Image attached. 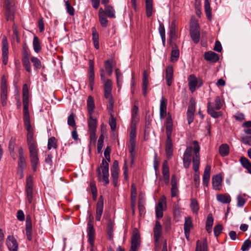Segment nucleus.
<instances>
[{
  "label": "nucleus",
  "mask_w": 251,
  "mask_h": 251,
  "mask_svg": "<svg viewBox=\"0 0 251 251\" xmlns=\"http://www.w3.org/2000/svg\"><path fill=\"white\" fill-rule=\"evenodd\" d=\"M25 129L27 131V144L29 150L30 160L33 171L36 172L39 163L38 144L35 138L33 137L34 133L32 127L29 128H25Z\"/></svg>",
  "instance_id": "nucleus-1"
},
{
  "label": "nucleus",
  "mask_w": 251,
  "mask_h": 251,
  "mask_svg": "<svg viewBox=\"0 0 251 251\" xmlns=\"http://www.w3.org/2000/svg\"><path fill=\"white\" fill-rule=\"evenodd\" d=\"M189 34L192 41L195 44H198L200 42V26L199 24V20L194 16H192L191 17L189 23Z\"/></svg>",
  "instance_id": "nucleus-2"
},
{
  "label": "nucleus",
  "mask_w": 251,
  "mask_h": 251,
  "mask_svg": "<svg viewBox=\"0 0 251 251\" xmlns=\"http://www.w3.org/2000/svg\"><path fill=\"white\" fill-rule=\"evenodd\" d=\"M96 172L99 181L102 180L104 183V185L108 184L109 164L104 158L102 159L100 166L97 168Z\"/></svg>",
  "instance_id": "nucleus-3"
},
{
  "label": "nucleus",
  "mask_w": 251,
  "mask_h": 251,
  "mask_svg": "<svg viewBox=\"0 0 251 251\" xmlns=\"http://www.w3.org/2000/svg\"><path fill=\"white\" fill-rule=\"evenodd\" d=\"M200 146L198 142L193 141L189 143V157L192 159V164L195 168L197 167L198 163H200Z\"/></svg>",
  "instance_id": "nucleus-4"
},
{
  "label": "nucleus",
  "mask_w": 251,
  "mask_h": 251,
  "mask_svg": "<svg viewBox=\"0 0 251 251\" xmlns=\"http://www.w3.org/2000/svg\"><path fill=\"white\" fill-rule=\"evenodd\" d=\"M8 100V85L5 75L1 76L0 83V103L2 106H6Z\"/></svg>",
  "instance_id": "nucleus-5"
},
{
  "label": "nucleus",
  "mask_w": 251,
  "mask_h": 251,
  "mask_svg": "<svg viewBox=\"0 0 251 251\" xmlns=\"http://www.w3.org/2000/svg\"><path fill=\"white\" fill-rule=\"evenodd\" d=\"M215 107H214L211 102H209L207 104V111L212 117L216 118L222 116L221 111H217L220 110L223 105V101L220 97L217 96L215 100Z\"/></svg>",
  "instance_id": "nucleus-6"
},
{
  "label": "nucleus",
  "mask_w": 251,
  "mask_h": 251,
  "mask_svg": "<svg viewBox=\"0 0 251 251\" xmlns=\"http://www.w3.org/2000/svg\"><path fill=\"white\" fill-rule=\"evenodd\" d=\"M136 128L135 126H132L131 128V131L130 132V144L128 147L129 152L130 154L132 162L133 161L135 157L134 150L136 147Z\"/></svg>",
  "instance_id": "nucleus-7"
},
{
  "label": "nucleus",
  "mask_w": 251,
  "mask_h": 251,
  "mask_svg": "<svg viewBox=\"0 0 251 251\" xmlns=\"http://www.w3.org/2000/svg\"><path fill=\"white\" fill-rule=\"evenodd\" d=\"M23 121L25 128L31 127L30 118L29 113V99L23 100Z\"/></svg>",
  "instance_id": "nucleus-8"
},
{
  "label": "nucleus",
  "mask_w": 251,
  "mask_h": 251,
  "mask_svg": "<svg viewBox=\"0 0 251 251\" xmlns=\"http://www.w3.org/2000/svg\"><path fill=\"white\" fill-rule=\"evenodd\" d=\"M203 85V80L194 75H189V91L193 93Z\"/></svg>",
  "instance_id": "nucleus-9"
},
{
  "label": "nucleus",
  "mask_w": 251,
  "mask_h": 251,
  "mask_svg": "<svg viewBox=\"0 0 251 251\" xmlns=\"http://www.w3.org/2000/svg\"><path fill=\"white\" fill-rule=\"evenodd\" d=\"M25 192L27 202L29 204H31L33 201V184L32 177L30 176L27 177L26 180Z\"/></svg>",
  "instance_id": "nucleus-10"
},
{
  "label": "nucleus",
  "mask_w": 251,
  "mask_h": 251,
  "mask_svg": "<svg viewBox=\"0 0 251 251\" xmlns=\"http://www.w3.org/2000/svg\"><path fill=\"white\" fill-rule=\"evenodd\" d=\"M4 15L7 21H13L15 18V9L13 3L4 4Z\"/></svg>",
  "instance_id": "nucleus-11"
},
{
  "label": "nucleus",
  "mask_w": 251,
  "mask_h": 251,
  "mask_svg": "<svg viewBox=\"0 0 251 251\" xmlns=\"http://www.w3.org/2000/svg\"><path fill=\"white\" fill-rule=\"evenodd\" d=\"M2 63L6 65L8 62V43L7 38L3 36L2 39Z\"/></svg>",
  "instance_id": "nucleus-12"
},
{
  "label": "nucleus",
  "mask_w": 251,
  "mask_h": 251,
  "mask_svg": "<svg viewBox=\"0 0 251 251\" xmlns=\"http://www.w3.org/2000/svg\"><path fill=\"white\" fill-rule=\"evenodd\" d=\"M166 133L167 139L172 138L173 128V122L171 115L168 113L165 121Z\"/></svg>",
  "instance_id": "nucleus-13"
},
{
  "label": "nucleus",
  "mask_w": 251,
  "mask_h": 251,
  "mask_svg": "<svg viewBox=\"0 0 251 251\" xmlns=\"http://www.w3.org/2000/svg\"><path fill=\"white\" fill-rule=\"evenodd\" d=\"M153 231L154 241L157 242L162 234V225L158 220L155 221V226L153 228Z\"/></svg>",
  "instance_id": "nucleus-14"
},
{
  "label": "nucleus",
  "mask_w": 251,
  "mask_h": 251,
  "mask_svg": "<svg viewBox=\"0 0 251 251\" xmlns=\"http://www.w3.org/2000/svg\"><path fill=\"white\" fill-rule=\"evenodd\" d=\"M140 236L137 229L133 232L131 237V245L130 249L137 250L140 246Z\"/></svg>",
  "instance_id": "nucleus-15"
},
{
  "label": "nucleus",
  "mask_w": 251,
  "mask_h": 251,
  "mask_svg": "<svg viewBox=\"0 0 251 251\" xmlns=\"http://www.w3.org/2000/svg\"><path fill=\"white\" fill-rule=\"evenodd\" d=\"M103 198L102 196H100L96 205V220L98 221L100 220L101 216L103 212Z\"/></svg>",
  "instance_id": "nucleus-16"
},
{
  "label": "nucleus",
  "mask_w": 251,
  "mask_h": 251,
  "mask_svg": "<svg viewBox=\"0 0 251 251\" xmlns=\"http://www.w3.org/2000/svg\"><path fill=\"white\" fill-rule=\"evenodd\" d=\"M167 99H165L164 96H162L160 100L159 107L160 118L161 119H163L166 116L167 117L168 113L167 114Z\"/></svg>",
  "instance_id": "nucleus-17"
},
{
  "label": "nucleus",
  "mask_w": 251,
  "mask_h": 251,
  "mask_svg": "<svg viewBox=\"0 0 251 251\" xmlns=\"http://www.w3.org/2000/svg\"><path fill=\"white\" fill-rule=\"evenodd\" d=\"M6 244L10 251H17L18 244L16 239L13 236H8Z\"/></svg>",
  "instance_id": "nucleus-18"
},
{
  "label": "nucleus",
  "mask_w": 251,
  "mask_h": 251,
  "mask_svg": "<svg viewBox=\"0 0 251 251\" xmlns=\"http://www.w3.org/2000/svg\"><path fill=\"white\" fill-rule=\"evenodd\" d=\"M19 162L18 167L20 169L21 171H24V169L26 167L25 159L24 156V152L23 149L22 147L19 148Z\"/></svg>",
  "instance_id": "nucleus-19"
},
{
  "label": "nucleus",
  "mask_w": 251,
  "mask_h": 251,
  "mask_svg": "<svg viewBox=\"0 0 251 251\" xmlns=\"http://www.w3.org/2000/svg\"><path fill=\"white\" fill-rule=\"evenodd\" d=\"M162 175L165 184L168 185L170 181V174L168 164L167 160L164 161L163 163Z\"/></svg>",
  "instance_id": "nucleus-20"
},
{
  "label": "nucleus",
  "mask_w": 251,
  "mask_h": 251,
  "mask_svg": "<svg viewBox=\"0 0 251 251\" xmlns=\"http://www.w3.org/2000/svg\"><path fill=\"white\" fill-rule=\"evenodd\" d=\"M25 231L27 240L31 241L32 240V222L29 215L26 216Z\"/></svg>",
  "instance_id": "nucleus-21"
},
{
  "label": "nucleus",
  "mask_w": 251,
  "mask_h": 251,
  "mask_svg": "<svg viewBox=\"0 0 251 251\" xmlns=\"http://www.w3.org/2000/svg\"><path fill=\"white\" fill-rule=\"evenodd\" d=\"M222 178L220 175L214 176L212 178V184L213 189L216 190H221L222 186Z\"/></svg>",
  "instance_id": "nucleus-22"
},
{
  "label": "nucleus",
  "mask_w": 251,
  "mask_h": 251,
  "mask_svg": "<svg viewBox=\"0 0 251 251\" xmlns=\"http://www.w3.org/2000/svg\"><path fill=\"white\" fill-rule=\"evenodd\" d=\"M165 152L167 158L168 159L171 158L173 152V146L172 138L166 139L165 143Z\"/></svg>",
  "instance_id": "nucleus-23"
},
{
  "label": "nucleus",
  "mask_w": 251,
  "mask_h": 251,
  "mask_svg": "<svg viewBox=\"0 0 251 251\" xmlns=\"http://www.w3.org/2000/svg\"><path fill=\"white\" fill-rule=\"evenodd\" d=\"M177 38L176 29L175 22L174 21L172 22L170 26V32H169V42L170 44L174 43V41L176 40Z\"/></svg>",
  "instance_id": "nucleus-24"
},
{
  "label": "nucleus",
  "mask_w": 251,
  "mask_h": 251,
  "mask_svg": "<svg viewBox=\"0 0 251 251\" xmlns=\"http://www.w3.org/2000/svg\"><path fill=\"white\" fill-rule=\"evenodd\" d=\"M87 232L88 234V242L91 246H93L95 238V230L94 228V226L87 225Z\"/></svg>",
  "instance_id": "nucleus-25"
},
{
  "label": "nucleus",
  "mask_w": 251,
  "mask_h": 251,
  "mask_svg": "<svg viewBox=\"0 0 251 251\" xmlns=\"http://www.w3.org/2000/svg\"><path fill=\"white\" fill-rule=\"evenodd\" d=\"M211 166L207 165L205 168L202 176V182L204 186H207L209 184L210 177Z\"/></svg>",
  "instance_id": "nucleus-26"
},
{
  "label": "nucleus",
  "mask_w": 251,
  "mask_h": 251,
  "mask_svg": "<svg viewBox=\"0 0 251 251\" xmlns=\"http://www.w3.org/2000/svg\"><path fill=\"white\" fill-rule=\"evenodd\" d=\"M149 84L148 76L147 75V71L145 70L143 72V79H142V90L143 95L144 97H146L148 93V86Z\"/></svg>",
  "instance_id": "nucleus-27"
},
{
  "label": "nucleus",
  "mask_w": 251,
  "mask_h": 251,
  "mask_svg": "<svg viewBox=\"0 0 251 251\" xmlns=\"http://www.w3.org/2000/svg\"><path fill=\"white\" fill-rule=\"evenodd\" d=\"M87 123L89 131L96 130L98 126V121L97 119L93 117V115H89Z\"/></svg>",
  "instance_id": "nucleus-28"
},
{
  "label": "nucleus",
  "mask_w": 251,
  "mask_h": 251,
  "mask_svg": "<svg viewBox=\"0 0 251 251\" xmlns=\"http://www.w3.org/2000/svg\"><path fill=\"white\" fill-rule=\"evenodd\" d=\"M170 44L172 47L170 60L172 62H175L178 59L179 56V50L177 49L175 43Z\"/></svg>",
  "instance_id": "nucleus-29"
},
{
  "label": "nucleus",
  "mask_w": 251,
  "mask_h": 251,
  "mask_svg": "<svg viewBox=\"0 0 251 251\" xmlns=\"http://www.w3.org/2000/svg\"><path fill=\"white\" fill-rule=\"evenodd\" d=\"M174 70L171 66H169L167 67L166 70V79L167 84L169 86L172 85L173 78Z\"/></svg>",
  "instance_id": "nucleus-30"
},
{
  "label": "nucleus",
  "mask_w": 251,
  "mask_h": 251,
  "mask_svg": "<svg viewBox=\"0 0 251 251\" xmlns=\"http://www.w3.org/2000/svg\"><path fill=\"white\" fill-rule=\"evenodd\" d=\"M204 58L205 60L212 62H216L219 60V55L214 52L210 51L206 52L204 54Z\"/></svg>",
  "instance_id": "nucleus-31"
},
{
  "label": "nucleus",
  "mask_w": 251,
  "mask_h": 251,
  "mask_svg": "<svg viewBox=\"0 0 251 251\" xmlns=\"http://www.w3.org/2000/svg\"><path fill=\"white\" fill-rule=\"evenodd\" d=\"M114 225V223L112 221L111 219H109L106 226V234L107 238L109 240H112L113 239Z\"/></svg>",
  "instance_id": "nucleus-32"
},
{
  "label": "nucleus",
  "mask_w": 251,
  "mask_h": 251,
  "mask_svg": "<svg viewBox=\"0 0 251 251\" xmlns=\"http://www.w3.org/2000/svg\"><path fill=\"white\" fill-rule=\"evenodd\" d=\"M196 251H208L206 239H204L202 241H197Z\"/></svg>",
  "instance_id": "nucleus-33"
},
{
  "label": "nucleus",
  "mask_w": 251,
  "mask_h": 251,
  "mask_svg": "<svg viewBox=\"0 0 251 251\" xmlns=\"http://www.w3.org/2000/svg\"><path fill=\"white\" fill-rule=\"evenodd\" d=\"M92 40L93 42L94 46L95 48L98 50L99 49V35L95 27L92 28Z\"/></svg>",
  "instance_id": "nucleus-34"
},
{
  "label": "nucleus",
  "mask_w": 251,
  "mask_h": 251,
  "mask_svg": "<svg viewBox=\"0 0 251 251\" xmlns=\"http://www.w3.org/2000/svg\"><path fill=\"white\" fill-rule=\"evenodd\" d=\"M87 108L88 115H93L95 109V103L93 98L89 96L87 100Z\"/></svg>",
  "instance_id": "nucleus-35"
},
{
  "label": "nucleus",
  "mask_w": 251,
  "mask_h": 251,
  "mask_svg": "<svg viewBox=\"0 0 251 251\" xmlns=\"http://www.w3.org/2000/svg\"><path fill=\"white\" fill-rule=\"evenodd\" d=\"M171 196L172 197L176 196L177 194V180L175 175H173L171 178Z\"/></svg>",
  "instance_id": "nucleus-36"
},
{
  "label": "nucleus",
  "mask_w": 251,
  "mask_h": 251,
  "mask_svg": "<svg viewBox=\"0 0 251 251\" xmlns=\"http://www.w3.org/2000/svg\"><path fill=\"white\" fill-rule=\"evenodd\" d=\"M138 107L134 105L131 109V123L135 125L139 121Z\"/></svg>",
  "instance_id": "nucleus-37"
},
{
  "label": "nucleus",
  "mask_w": 251,
  "mask_h": 251,
  "mask_svg": "<svg viewBox=\"0 0 251 251\" xmlns=\"http://www.w3.org/2000/svg\"><path fill=\"white\" fill-rule=\"evenodd\" d=\"M200 163H198L197 167L195 168L194 164H192V168L193 170L195 171V174L194 176V180L195 182V185L197 187L199 186L200 184V172H199Z\"/></svg>",
  "instance_id": "nucleus-38"
},
{
  "label": "nucleus",
  "mask_w": 251,
  "mask_h": 251,
  "mask_svg": "<svg viewBox=\"0 0 251 251\" xmlns=\"http://www.w3.org/2000/svg\"><path fill=\"white\" fill-rule=\"evenodd\" d=\"M216 198L218 201L223 203H229L231 201L230 197L227 194L217 195Z\"/></svg>",
  "instance_id": "nucleus-39"
},
{
  "label": "nucleus",
  "mask_w": 251,
  "mask_h": 251,
  "mask_svg": "<svg viewBox=\"0 0 251 251\" xmlns=\"http://www.w3.org/2000/svg\"><path fill=\"white\" fill-rule=\"evenodd\" d=\"M89 80L91 82L95 81L94 63L93 60H90L89 62Z\"/></svg>",
  "instance_id": "nucleus-40"
},
{
  "label": "nucleus",
  "mask_w": 251,
  "mask_h": 251,
  "mask_svg": "<svg viewBox=\"0 0 251 251\" xmlns=\"http://www.w3.org/2000/svg\"><path fill=\"white\" fill-rule=\"evenodd\" d=\"M240 162L242 166L251 174V163L249 160L245 157H242L240 158Z\"/></svg>",
  "instance_id": "nucleus-41"
},
{
  "label": "nucleus",
  "mask_w": 251,
  "mask_h": 251,
  "mask_svg": "<svg viewBox=\"0 0 251 251\" xmlns=\"http://www.w3.org/2000/svg\"><path fill=\"white\" fill-rule=\"evenodd\" d=\"M104 6L105 14L110 18H115L116 16L114 8L110 5H106Z\"/></svg>",
  "instance_id": "nucleus-42"
},
{
  "label": "nucleus",
  "mask_w": 251,
  "mask_h": 251,
  "mask_svg": "<svg viewBox=\"0 0 251 251\" xmlns=\"http://www.w3.org/2000/svg\"><path fill=\"white\" fill-rule=\"evenodd\" d=\"M229 152V147L226 144H222L219 147V153L222 156L228 155Z\"/></svg>",
  "instance_id": "nucleus-43"
},
{
  "label": "nucleus",
  "mask_w": 251,
  "mask_h": 251,
  "mask_svg": "<svg viewBox=\"0 0 251 251\" xmlns=\"http://www.w3.org/2000/svg\"><path fill=\"white\" fill-rule=\"evenodd\" d=\"M204 8L206 17L209 20H211L212 18L211 8L209 0H204Z\"/></svg>",
  "instance_id": "nucleus-44"
},
{
  "label": "nucleus",
  "mask_w": 251,
  "mask_h": 251,
  "mask_svg": "<svg viewBox=\"0 0 251 251\" xmlns=\"http://www.w3.org/2000/svg\"><path fill=\"white\" fill-rule=\"evenodd\" d=\"M190 208L193 213L195 214H197L200 209L199 204L198 201L195 199L191 200L190 203Z\"/></svg>",
  "instance_id": "nucleus-45"
},
{
  "label": "nucleus",
  "mask_w": 251,
  "mask_h": 251,
  "mask_svg": "<svg viewBox=\"0 0 251 251\" xmlns=\"http://www.w3.org/2000/svg\"><path fill=\"white\" fill-rule=\"evenodd\" d=\"M30 60L33 64V66L35 70H40L42 68L41 62L37 57L32 56L30 58Z\"/></svg>",
  "instance_id": "nucleus-46"
},
{
  "label": "nucleus",
  "mask_w": 251,
  "mask_h": 251,
  "mask_svg": "<svg viewBox=\"0 0 251 251\" xmlns=\"http://www.w3.org/2000/svg\"><path fill=\"white\" fill-rule=\"evenodd\" d=\"M194 7L196 14L199 18H200L202 14L201 0H195Z\"/></svg>",
  "instance_id": "nucleus-47"
},
{
  "label": "nucleus",
  "mask_w": 251,
  "mask_h": 251,
  "mask_svg": "<svg viewBox=\"0 0 251 251\" xmlns=\"http://www.w3.org/2000/svg\"><path fill=\"white\" fill-rule=\"evenodd\" d=\"M195 100L193 98L190 99L189 101V124L193 121L190 113L193 114L195 111Z\"/></svg>",
  "instance_id": "nucleus-48"
},
{
  "label": "nucleus",
  "mask_w": 251,
  "mask_h": 251,
  "mask_svg": "<svg viewBox=\"0 0 251 251\" xmlns=\"http://www.w3.org/2000/svg\"><path fill=\"white\" fill-rule=\"evenodd\" d=\"M156 216L158 219H160L163 217V204L159 201L155 208Z\"/></svg>",
  "instance_id": "nucleus-49"
},
{
  "label": "nucleus",
  "mask_w": 251,
  "mask_h": 251,
  "mask_svg": "<svg viewBox=\"0 0 251 251\" xmlns=\"http://www.w3.org/2000/svg\"><path fill=\"white\" fill-rule=\"evenodd\" d=\"M33 47L35 52L38 53L41 50L40 42L37 36H34L33 40Z\"/></svg>",
  "instance_id": "nucleus-50"
},
{
  "label": "nucleus",
  "mask_w": 251,
  "mask_h": 251,
  "mask_svg": "<svg viewBox=\"0 0 251 251\" xmlns=\"http://www.w3.org/2000/svg\"><path fill=\"white\" fill-rule=\"evenodd\" d=\"M104 67L107 75L110 76L113 72V66L112 62L109 60H107L104 62Z\"/></svg>",
  "instance_id": "nucleus-51"
},
{
  "label": "nucleus",
  "mask_w": 251,
  "mask_h": 251,
  "mask_svg": "<svg viewBox=\"0 0 251 251\" xmlns=\"http://www.w3.org/2000/svg\"><path fill=\"white\" fill-rule=\"evenodd\" d=\"M152 0L146 1V15L148 17H150L152 14Z\"/></svg>",
  "instance_id": "nucleus-52"
},
{
  "label": "nucleus",
  "mask_w": 251,
  "mask_h": 251,
  "mask_svg": "<svg viewBox=\"0 0 251 251\" xmlns=\"http://www.w3.org/2000/svg\"><path fill=\"white\" fill-rule=\"evenodd\" d=\"M57 146L56 145V139L54 137H51L48 140V149L50 150L52 148L56 149Z\"/></svg>",
  "instance_id": "nucleus-53"
},
{
  "label": "nucleus",
  "mask_w": 251,
  "mask_h": 251,
  "mask_svg": "<svg viewBox=\"0 0 251 251\" xmlns=\"http://www.w3.org/2000/svg\"><path fill=\"white\" fill-rule=\"evenodd\" d=\"M22 62L25 70L27 72L30 73L31 71V69L29 59H22Z\"/></svg>",
  "instance_id": "nucleus-54"
},
{
  "label": "nucleus",
  "mask_w": 251,
  "mask_h": 251,
  "mask_svg": "<svg viewBox=\"0 0 251 251\" xmlns=\"http://www.w3.org/2000/svg\"><path fill=\"white\" fill-rule=\"evenodd\" d=\"M65 3L67 13L71 16H74L75 14V9L71 5L69 1H65Z\"/></svg>",
  "instance_id": "nucleus-55"
},
{
  "label": "nucleus",
  "mask_w": 251,
  "mask_h": 251,
  "mask_svg": "<svg viewBox=\"0 0 251 251\" xmlns=\"http://www.w3.org/2000/svg\"><path fill=\"white\" fill-rule=\"evenodd\" d=\"M136 198V188L134 184H132L131 186V201L132 203H135Z\"/></svg>",
  "instance_id": "nucleus-56"
},
{
  "label": "nucleus",
  "mask_w": 251,
  "mask_h": 251,
  "mask_svg": "<svg viewBox=\"0 0 251 251\" xmlns=\"http://www.w3.org/2000/svg\"><path fill=\"white\" fill-rule=\"evenodd\" d=\"M75 115L72 113L68 117L67 123L69 126H75Z\"/></svg>",
  "instance_id": "nucleus-57"
},
{
  "label": "nucleus",
  "mask_w": 251,
  "mask_h": 251,
  "mask_svg": "<svg viewBox=\"0 0 251 251\" xmlns=\"http://www.w3.org/2000/svg\"><path fill=\"white\" fill-rule=\"evenodd\" d=\"M183 165L185 168H188V146H187L183 155Z\"/></svg>",
  "instance_id": "nucleus-58"
},
{
  "label": "nucleus",
  "mask_w": 251,
  "mask_h": 251,
  "mask_svg": "<svg viewBox=\"0 0 251 251\" xmlns=\"http://www.w3.org/2000/svg\"><path fill=\"white\" fill-rule=\"evenodd\" d=\"M29 99V91L27 85L24 84L23 87V100Z\"/></svg>",
  "instance_id": "nucleus-59"
},
{
  "label": "nucleus",
  "mask_w": 251,
  "mask_h": 251,
  "mask_svg": "<svg viewBox=\"0 0 251 251\" xmlns=\"http://www.w3.org/2000/svg\"><path fill=\"white\" fill-rule=\"evenodd\" d=\"M251 247V241L250 239L246 240L243 244L241 250L243 251H248Z\"/></svg>",
  "instance_id": "nucleus-60"
},
{
  "label": "nucleus",
  "mask_w": 251,
  "mask_h": 251,
  "mask_svg": "<svg viewBox=\"0 0 251 251\" xmlns=\"http://www.w3.org/2000/svg\"><path fill=\"white\" fill-rule=\"evenodd\" d=\"M237 206L238 207H243L246 202V200L244 196L242 195H239L237 196Z\"/></svg>",
  "instance_id": "nucleus-61"
},
{
  "label": "nucleus",
  "mask_w": 251,
  "mask_h": 251,
  "mask_svg": "<svg viewBox=\"0 0 251 251\" xmlns=\"http://www.w3.org/2000/svg\"><path fill=\"white\" fill-rule=\"evenodd\" d=\"M30 53L26 46L23 47V51L22 54V59H29Z\"/></svg>",
  "instance_id": "nucleus-62"
},
{
  "label": "nucleus",
  "mask_w": 251,
  "mask_h": 251,
  "mask_svg": "<svg viewBox=\"0 0 251 251\" xmlns=\"http://www.w3.org/2000/svg\"><path fill=\"white\" fill-rule=\"evenodd\" d=\"M100 22L102 27H105L107 26L108 20L106 15L100 16L99 17Z\"/></svg>",
  "instance_id": "nucleus-63"
},
{
  "label": "nucleus",
  "mask_w": 251,
  "mask_h": 251,
  "mask_svg": "<svg viewBox=\"0 0 251 251\" xmlns=\"http://www.w3.org/2000/svg\"><path fill=\"white\" fill-rule=\"evenodd\" d=\"M16 139L14 137H11L9 142V146H8V149L9 151H13L15 149V147L16 146Z\"/></svg>",
  "instance_id": "nucleus-64"
}]
</instances>
